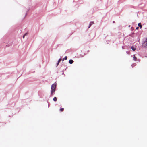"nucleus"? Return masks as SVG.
Returning <instances> with one entry per match:
<instances>
[{
    "instance_id": "8",
    "label": "nucleus",
    "mask_w": 147,
    "mask_h": 147,
    "mask_svg": "<svg viewBox=\"0 0 147 147\" xmlns=\"http://www.w3.org/2000/svg\"><path fill=\"white\" fill-rule=\"evenodd\" d=\"M131 48L133 51H135L136 49V48L134 47V46L131 47Z\"/></svg>"
},
{
    "instance_id": "2",
    "label": "nucleus",
    "mask_w": 147,
    "mask_h": 147,
    "mask_svg": "<svg viewBox=\"0 0 147 147\" xmlns=\"http://www.w3.org/2000/svg\"><path fill=\"white\" fill-rule=\"evenodd\" d=\"M142 46L145 47H147V38H146L145 42L143 43Z\"/></svg>"
},
{
    "instance_id": "10",
    "label": "nucleus",
    "mask_w": 147,
    "mask_h": 147,
    "mask_svg": "<svg viewBox=\"0 0 147 147\" xmlns=\"http://www.w3.org/2000/svg\"><path fill=\"white\" fill-rule=\"evenodd\" d=\"M67 59V57L65 56V58H63V61L64 60H66Z\"/></svg>"
},
{
    "instance_id": "9",
    "label": "nucleus",
    "mask_w": 147,
    "mask_h": 147,
    "mask_svg": "<svg viewBox=\"0 0 147 147\" xmlns=\"http://www.w3.org/2000/svg\"><path fill=\"white\" fill-rule=\"evenodd\" d=\"M53 100L54 101H56L57 100V98L56 97H54V98H53Z\"/></svg>"
},
{
    "instance_id": "3",
    "label": "nucleus",
    "mask_w": 147,
    "mask_h": 147,
    "mask_svg": "<svg viewBox=\"0 0 147 147\" xmlns=\"http://www.w3.org/2000/svg\"><path fill=\"white\" fill-rule=\"evenodd\" d=\"M94 24V22H90L88 28H89L90 27L91 25Z\"/></svg>"
},
{
    "instance_id": "6",
    "label": "nucleus",
    "mask_w": 147,
    "mask_h": 147,
    "mask_svg": "<svg viewBox=\"0 0 147 147\" xmlns=\"http://www.w3.org/2000/svg\"><path fill=\"white\" fill-rule=\"evenodd\" d=\"M61 58H60V59H59V60H58V62H57V66H58V65L59 63L61 61Z\"/></svg>"
},
{
    "instance_id": "4",
    "label": "nucleus",
    "mask_w": 147,
    "mask_h": 147,
    "mask_svg": "<svg viewBox=\"0 0 147 147\" xmlns=\"http://www.w3.org/2000/svg\"><path fill=\"white\" fill-rule=\"evenodd\" d=\"M74 61L70 59L69 61V63L70 64H72L73 63Z\"/></svg>"
},
{
    "instance_id": "13",
    "label": "nucleus",
    "mask_w": 147,
    "mask_h": 147,
    "mask_svg": "<svg viewBox=\"0 0 147 147\" xmlns=\"http://www.w3.org/2000/svg\"><path fill=\"white\" fill-rule=\"evenodd\" d=\"M25 36L24 35L23 36V38H24Z\"/></svg>"
},
{
    "instance_id": "14",
    "label": "nucleus",
    "mask_w": 147,
    "mask_h": 147,
    "mask_svg": "<svg viewBox=\"0 0 147 147\" xmlns=\"http://www.w3.org/2000/svg\"><path fill=\"white\" fill-rule=\"evenodd\" d=\"M139 28V27H137L136 28V29H138Z\"/></svg>"
},
{
    "instance_id": "5",
    "label": "nucleus",
    "mask_w": 147,
    "mask_h": 147,
    "mask_svg": "<svg viewBox=\"0 0 147 147\" xmlns=\"http://www.w3.org/2000/svg\"><path fill=\"white\" fill-rule=\"evenodd\" d=\"M133 59L135 61H136L137 60V58L135 56V55H134Z\"/></svg>"
},
{
    "instance_id": "12",
    "label": "nucleus",
    "mask_w": 147,
    "mask_h": 147,
    "mask_svg": "<svg viewBox=\"0 0 147 147\" xmlns=\"http://www.w3.org/2000/svg\"><path fill=\"white\" fill-rule=\"evenodd\" d=\"M28 34L27 33H26V34H25L24 35L25 36L26 35H27Z\"/></svg>"
},
{
    "instance_id": "1",
    "label": "nucleus",
    "mask_w": 147,
    "mask_h": 147,
    "mask_svg": "<svg viewBox=\"0 0 147 147\" xmlns=\"http://www.w3.org/2000/svg\"><path fill=\"white\" fill-rule=\"evenodd\" d=\"M56 86L57 84L55 82L52 85L51 89V95H53L54 94Z\"/></svg>"
},
{
    "instance_id": "11",
    "label": "nucleus",
    "mask_w": 147,
    "mask_h": 147,
    "mask_svg": "<svg viewBox=\"0 0 147 147\" xmlns=\"http://www.w3.org/2000/svg\"><path fill=\"white\" fill-rule=\"evenodd\" d=\"M60 111L61 112L63 111L64 110V108H61L60 109Z\"/></svg>"
},
{
    "instance_id": "7",
    "label": "nucleus",
    "mask_w": 147,
    "mask_h": 147,
    "mask_svg": "<svg viewBox=\"0 0 147 147\" xmlns=\"http://www.w3.org/2000/svg\"><path fill=\"white\" fill-rule=\"evenodd\" d=\"M138 26L140 27V28L142 27V26L141 25V24L140 23H139L138 24Z\"/></svg>"
}]
</instances>
